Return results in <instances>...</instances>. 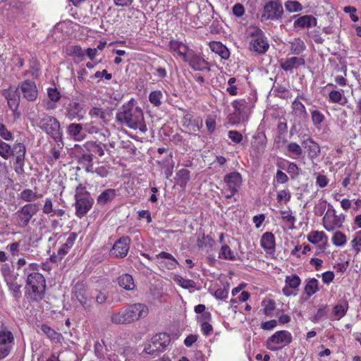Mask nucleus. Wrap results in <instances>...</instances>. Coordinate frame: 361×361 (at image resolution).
<instances>
[{
    "mask_svg": "<svg viewBox=\"0 0 361 361\" xmlns=\"http://www.w3.org/2000/svg\"><path fill=\"white\" fill-rule=\"evenodd\" d=\"M116 118L118 122L132 129L146 131L142 109L134 99L124 104L118 111Z\"/></svg>",
    "mask_w": 361,
    "mask_h": 361,
    "instance_id": "1",
    "label": "nucleus"
},
{
    "mask_svg": "<svg viewBox=\"0 0 361 361\" xmlns=\"http://www.w3.org/2000/svg\"><path fill=\"white\" fill-rule=\"evenodd\" d=\"M148 307L142 303H134L112 312L110 320L115 324H129L146 317Z\"/></svg>",
    "mask_w": 361,
    "mask_h": 361,
    "instance_id": "2",
    "label": "nucleus"
},
{
    "mask_svg": "<svg viewBox=\"0 0 361 361\" xmlns=\"http://www.w3.org/2000/svg\"><path fill=\"white\" fill-rule=\"evenodd\" d=\"M38 270L39 264L36 263L30 264L25 269L27 274V292L30 299L35 301H39L44 298L46 288L44 277Z\"/></svg>",
    "mask_w": 361,
    "mask_h": 361,
    "instance_id": "3",
    "label": "nucleus"
},
{
    "mask_svg": "<svg viewBox=\"0 0 361 361\" xmlns=\"http://www.w3.org/2000/svg\"><path fill=\"white\" fill-rule=\"evenodd\" d=\"M37 126L58 143L59 148H63V132L61 128L60 123L56 118L47 114H44L37 121Z\"/></svg>",
    "mask_w": 361,
    "mask_h": 361,
    "instance_id": "4",
    "label": "nucleus"
},
{
    "mask_svg": "<svg viewBox=\"0 0 361 361\" xmlns=\"http://www.w3.org/2000/svg\"><path fill=\"white\" fill-rule=\"evenodd\" d=\"M247 40L249 42L250 50L258 54H264L269 47L263 31L255 26H251L247 29Z\"/></svg>",
    "mask_w": 361,
    "mask_h": 361,
    "instance_id": "5",
    "label": "nucleus"
},
{
    "mask_svg": "<svg viewBox=\"0 0 361 361\" xmlns=\"http://www.w3.org/2000/svg\"><path fill=\"white\" fill-rule=\"evenodd\" d=\"M39 210V207L36 203H28L23 205L13 214V224L18 228H25Z\"/></svg>",
    "mask_w": 361,
    "mask_h": 361,
    "instance_id": "6",
    "label": "nucleus"
},
{
    "mask_svg": "<svg viewBox=\"0 0 361 361\" xmlns=\"http://www.w3.org/2000/svg\"><path fill=\"white\" fill-rule=\"evenodd\" d=\"M344 220V216L337 215L334 207L329 204L327 211L322 219V225L327 231H333L341 228Z\"/></svg>",
    "mask_w": 361,
    "mask_h": 361,
    "instance_id": "7",
    "label": "nucleus"
},
{
    "mask_svg": "<svg viewBox=\"0 0 361 361\" xmlns=\"http://www.w3.org/2000/svg\"><path fill=\"white\" fill-rule=\"evenodd\" d=\"M25 153L26 147L22 142H16L11 147V155L16 158L14 170L18 175H22L25 173L24 166Z\"/></svg>",
    "mask_w": 361,
    "mask_h": 361,
    "instance_id": "8",
    "label": "nucleus"
},
{
    "mask_svg": "<svg viewBox=\"0 0 361 361\" xmlns=\"http://www.w3.org/2000/svg\"><path fill=\"white\" fill-rule=\"evenodd\" d=\"M292 342L291 334L285 330L278 331L267 341V347L272 351L278 350L276 345L285 346Z\"/></svg>",
    "mask_w": 361,
    "mask_h": 361,
    "instance_id": "9",
    "label": "nucleus"
},
{
    "mask_svg": "<svg viewBox=\"0 0 361 361\" xmlns=\"http://www.w3.org/2000/svg\"><path fill=\"white\" fill-rule=\"evenodd\" d=\"M85 114V110L80 102L72 100L64 106V116L69 121H81Z\"/></svg>",
    "mask_w": 361,
    "mask_h": 361,
    "instance_id": "10",
    "label": "nucleus"
},
{
    "mask_svg": "<svg viewBox=\"0 0 361 361\" xmlns=\"http://www.w3.org/2000/svg\"><path fill=\"white\" fill-rule=\"evenodd\" d=\"M16 91H18L19 95L22 94L23 97L29 102H34L38 96V90L35 82L30 80L20 82Z\"/></svg>",
    "mask_w": 361,
    "mask_h": 361,
    "instance_id": "11",
    "label": "nucleus"
},
{
    "mask_svg": "<svg viewBox=\"0 0 361 361\" xmlns=\"http://www.w3.org/2000/svg\"><path fill=\"white\" fill-rule=\"evenodd\" d=\"M283 14V8L281 4L271 1L265 4L262 18L265 20H278L281 19Z\"/></svg>",
    "mask_w": 361,
    "mask_h": 361,
    "instance_id": "12",
    "label": "nucleus"
},
{
    "mask_svg": "<svg viewBox=\"0 0 361 361\" xmlns=\"http://www.w3.org/2000/svg\"><path fill=\"white\" fill-rule=\"evenodd\" d=\"M169 343V338L166 334H157L152 337L150 343L145 348L146 353L152 354L154 352H161Z\"/></svg>",
    "mask_w": 361,
    "mask_h": 361,
    "instance_id": "13",
    "label": "nucleus"
},
{
    "mask_svg": "<svg viewBox=\"0 0 361 361\" xmlns=\"http://www.w3.org/2000/svg\"><path fill=\"white\" fill-rule=\"evenodd\" d=\"M130 243V238L128 236L120 238L113 245L111 255L118 258H123L128 252Z\"/></svg>",
    "mask_w": 361,
    "mask_h": 361,
    "instance_id": "14",
    "label": "nucleus"
},
{
    "mask_svg": "<svg viewBox=\"0 0 361 361\" xmlns=\"http://www.w3.org/2000/svg\"><path fill=\"white\" fill-rule=\"evenodd\" d=\"M75 199V214L78 217L82 218L92 208L94 200L88 196L79 197Z\"/></svg>",
    "mask_w": 361,
    "mask_h": 361,
    "instance_id": "15",
    "label": "nucleus"
},
{
    "mask_svg": "<svg viewBox=\"0 0 361 361\" xmlns=\"http://www.w3.org/2000/svg\"><path fill=\"white\" fill-rule=\"evenodd\" d=\"M183 61L188 63L190 67L195 71H202L207 68L206 61L191 49L185 56Z\"/></svg>",
    "mask_w": 361,
    "mask_h": 361,
    "instance_id": "16",
    "label": "nucleus"
},
{
    "mask_svg": "<svg viewBox=\"0 0 361 361\" xmlns=\"http://www.w3.org/2000/svg\"><path fill=\"white\" fill-rule=\"evenodd\" d=\"M75 295L80 305L85 310L91 309V300L88 290L82 284H77L75 287Z\"/></svg>",
    "mask_w": 361,
    "mask_h": 361,
    "instance_id": "17",
    "label": "nucleus"
},
{
    "mask_svg": "<svg viewBox=\"0 0 361 361\" xmlns=\"http://www.w3.org/2000/svg\"><path fill=\"white\" fill-rule=\"evenodd\" d=\"M228 189L233 192H238L242 184V176L239 172L234 171L226 174L224 178Z\"/></svg>",
    "mask_w": 361,
    "mask_h": 361,
    "instance_id": "18",
    "label": "nucleus"
},
{
    "mask_svg": "<svg viewBox=\"0 0 361 361\" xmlns=\"http://www.w3.org/2000/svg\"><path fill=\"white\" fill-rule=\"evenodd\" d=\"M155 258L159 260L158 263L160 264V266L167 269H175L176 264H178V262L174 258V257L171 254L166 252H160L155 256Z\"/></svg>",
    "mask_w": 361,
    "mask_h": 361,
    "instance_id": "19",
    "label": "nucleus"
},
{
    "mask_svg": "<svg viewBox=\"0 0 361 361\" xmlns=\"http://www.w3.org/2000/svg\"><path fill=\"white\" fill-rule=\"evenodd\" d=\"M305 59L302 57L293 56L286 59H281L280 66L285 71H290L300 66H304Z\"/></svg>",
    "mask_w": 361,
    "mask_h": 361,
    "instance_id": "20",
    "label": "nucleus"
},
{
    "mask_svg": "<svg viewBox=\"0 0 361 361\" xmlns=\"http://www.w3.org/2000/svg\"><path fill=\"white\" fill-rule=\"evenodd\" d=\"M260 245L267 253L271 254L274 252L276 247L274 235L271 232L264 233L262 235Z\"/></svg>",
    "mask_w": 361,
    "mask_h": 361,
    "instance_id": "21",
    "label": "nucleus"
},
{
    "mask_svg": "<svg viewBox=\"0 0 361 361\" xmlns=\"http://www.w3.org/2000/svg\"><path fill=\"white\" fill-rule=\"evenodd\" d=\"M169 49L170 51L173 54V55L176 57L179 56L183 60L185 56L188 54L190 49L183 44V42L176 41V40H171L169 42Z\"/></svg>",
    "mask_w": 361,
    "mask_h": 361,
    "instance_id": "22",
    "label": "nucleus"
},
{
    "mask_svg": "<svg viewBox=\"0 0 361 361\" xmlns=\"http://www.w3.org/2000/svg\"><path fill=\"white\" fill-rule=\"evenodd\" d=\"M317 25V20L315 17L311 15H305L297 18L294 23L293 27L295 28H310L315 27Z\"/></svg>",
    "mask_w": 361,
    "mask_h": 361,
    "instance_id": "23",
    "label": "nucleus"
},
{
    "mask_svg": "<svg viewBox=\"0 0 361 361\" xmlns=\"http://www.w3.org/2000/svg\"><path fill=\"white\" fill-rule=\"evenodd\" d=\"M183 125L192 131H198L202 126V120L200 118H195L192 114H187L183 120Z\"/></svg>",
    "mask_w": 361,
    "mask_h": 361,
    "instance_id": "24",
    "label": "nucleus"
},
{
    "mask_svg": "<svg viewBox=\"0 0 361 361\" xmlns=\"http://www.w3.org/2000/svg\"><path fill=\"white\" fill-rule=\"evenodd\" d=\"M303 147L307 152L308 157L314 159L319 157L320 154V147L312 139H307L302 142Z\"/></svg>",
    "mask_w": 361,
    "mask_h": 361,
    "instance_id": "25",
    "label": "nucleus"
},
{
    "mask_svg": "<svg viewBox=\"0 0 361 361\" xmlns=\"http://www.w3.org/2000/svg\"><path fill=\"white\" fill-rule=\"evenodd\" d=\"M82 130V126L80 123H71L67 127V133L76 141H80L85 138Z\"/></svg>",
    "mask_w": 361,
    "mask_h": 361,
    "instance_id": "26",
    "label": "nucleus"
},
{
    "mask_svg": "<svg viewBox=\"0 0 361 361\" xmlns=\"http://www.w3.org/2000/svg\"><path fill=\"white\" fill-rule=\"evenodd\" d=\"M116 196V190L115 189L104 190L97 198V203L99 205H104L112 201Z\"/></svg>",
    "mask_w": 361,
    "mask_h": 361,
    "instance_id": "27",
    "label": "nucleus"
},
{
    "mask_svg": "<svg viewBox=\"0 0 361 361\" xmlns=\"http://www.w3.org/2000/svg\"><path fill=\"white\" fill-rule=\"evenodd\" d=\"M76 239V234L74 233H71L66 241L62 246L58 250L57 257L59 259H62L68 252V250L72 247L74 244V242Z\"/></svg>",
    "mask_w": 361,
    "mask_h": 361,
    "instance_id": "28",
    "label": "nucleus"
},
{
    "mask_svg": "<svg viewBox=\"0 0 361 361\" xmlns=\"http://www.w3.org/2000/svg\"><path fill=\"white\" fill-rule=\"evenodd\" d=\"M118 285L126 290H133L135 288L133 278L128 274H124L118 278Z\"/></svg>",
    "mask_w": 361,
    "mask_h": 361,
    "instance_id": "29",
    "label": "nucleus"
},
{
    "mask_svg": "<svg viewBox=\"0 0 361 361\" xmlns=\"http://www.w3.org/2000/svg\"><path fill=\"white\" fill-rule=\"evenodd\" d=\"M307 240L312 244H318L319 243H326L328 237L324 231H312L307 235Z\"/></svg>",
    "mask_w": 361,
    "mask_h": 361,
    "instance_id": "30",
    "label": "nucleus"
},
{
    "mask_svg": "<svg viewBox=\"0 0 361 361\" xmlns=\"http://www.w3.org/2000/svg\"><path fill=\"white\" fill-rule=\"evenodd\" d=\"M87 149L99 157L104 155V149H107V145H102L96 142H87L85 144Z\"/></svg>",
    "mask_w": 361,
    "mask_h": 361,
    "instance_id": "31",
    "label": "nucleus"
},
{
    "mask_svg": "<svg viewBox=\"0 0 361 361\" xmlns=\"http://www.w3.org/2000/svg\"><path fill=\"white\" fill-rule=\"evenodd\" d=\"M348 310V304L346 302L336 305L332 310V313L335 317V319L339 320L343 317L345 315Z\"/></svg>",
    "mask_w": 361,
    "mask_h": 361,
    "instance_id": "32",
    "label": "nucleus"
},
{
    "mask_svg": "<svg viewBox=\"0 0 361 361\" xmlns=\"http://www.w3.org/2000/svg\"><path fill=\"white\" fill-rule=\"evenodd\" d=\"M306 48L302 40L299 38H295L290 42V49L293 54L298 55L301 54Z\"/></svg>",
    "mask_w": 361,
    "mask_h": 361,
    "instance_id": "33",
    "label": "nucleus"
},
{
    "mask_svg": "<svg viewBox=\"0 0 361 361\" xmlns=\"http://www.w3.org/2000/svg\"><path fill=\"white\" fill-rule=\"evenodd\" d=\"M212 51L218 54L222 59H228L229 56V51L225 46L221 43L214 42L210 45Z\"/></svg>",
    "mask_w": 361,
    "mask_h": 361,
    "instance_id": "34",
    "label": "nucleus"
},
{
    "mask_svg": "<svg viewBox=\"0 0 361 361\" xmlns=\"http://www.w3.org/2000/svg\"><path fill=\"white\" fill-rule=\"evenodd\" d=\"M13 343L14 337L11 331L6 330L0 331V345L13 347Z\"/></svg>",
    "mask_w": 361,
    "mask_h": 361,
    "instance_id": "35",
    "label": "nucleus"
},
{
    "mask_svg": "<svg viewBox=\"0 0 361 361\" xmlns=\"http://www.w3.org/2000/svg\"><path fill=\"white\" fill-rule=\"evenodd\" d=\"M41 197V194H38L31 189H25L20 194V199L27 202H32Z\"/></svg>",
    "mask_w": 361,
    "mask_h": 361,
    "instance_id": "36",
    "label": "nucleus"
},
{
    "mask_svg": "<svg viewBox=\"0 0 361 361\" xmlns=\"http://www.w3.org/2000/svg\"><path fill=\"white\" fill-rule=\"evenodd\" d=\"M329 100L331 103H337L344 105L347 102L346 98L343 97V91L332 90L329 94Z\"/></svg>",
    "mask_w": 361,
    "mask_h": 361,
    "instance_id": "37",
    "label": "nucleus"
},
{
    "mask_svg": "<svg viewBox=\"0 0 361 361\" xmlns=\"http://www.w3.org/2000/svg\"><path fill=\"white\" fill-rule=\"evenodd\" d=\"M318 284V281L314 278L310 279L306 281L305 292L308 297L312 296L319 290Z\"/></svg>",
    "mask_w": 361,
    "mask_h": 361,
    "instance_id": "38",
    "label": "nucleus"
},
{
    "mask_svg": "<svg viewBox=\"0 0 361 361\" xmlns=\"http://www.w3.org/2000/svg\"><path fill=\"white\" fill-rule=\"evenodd\" d=\"M281 216L282 219L286 221V226L288 228L293 229L295 228V217L293 215L290 210L281 211Z\"/></svg>",
    "mask_w": 361,
    "mask_h": 361,
    "instance_id": "39",
    "label": "nucleus"
},
{
    "mask_svg": "<svg viewBox=\"0 0 361 361\" xmlns=\"http://www.w3.org/2000/svg\"><path fill=\"white\" fill-rule=\"evenodd\" d=\"M262 306L263 307L264 314L267 317H271L276 307V302L272 299H264L262 302Z\"/></svg>",
    "mask_w": 361,
    "mask_h": 361,
    "instance_id": "40",
    "label": "nucleus"
},
{
    "mask_svg": "<svg viewBox=\"0 0 361 361\" xmlns=\"http://www.w3.org/2000/svg\"><path fill=\"white\" fill-rule=\"evenodd\" d=\"M287 150L290 154V157L294 159H297L302 154V147L295 142H290L287 145Z\"/></svg>",
    "mask_w": 361,
    "mask_h": 361,
    "instance_id": "41",
    "label": "nucleus"
},
{
    "mask_svg": "<svg viewBox=\"0 0 361 361\" xmlns=\"http://www.w3.org/2000/svg\"><path fill=\"white\" fill-rule=\"evenodd\" d=\"M190 172L189 170L185 169H182L179 170L176 173L177 179L179 182L180 187H185L186 184L189 181L190 178Z\"/></svg>",
    "mask_w": 361,
    "mask_h": 361,
    "instance_id": "42",
    "label": "nucleus"
},
{
    "mask_svg": "<svg viewBox=\"0 0 361 361\" xmlns=\"http://www.w3.org/2000/svg\"><path fill=\"white\" fill-rule=\"evenodd\" d=\"M173 281L180 286L183 288L188 289L191 288H195L196 283L194 281L190 279H184L179 275H175L173 277Z\"/></svg>",
    "mask_w": 361,
    "mask_h": 361,
    "instance_id": "43",
    "label": "nucleus"
},
{
    "mask_svg": "<svg viewBox=\"0 0 361 361\" xmlns=\"http://www.w3.org/2000/svg\"><path fill=\"white\" fill-rule=\"evenodd\" d=\"M286 286L292 288L293 290H298L301 283L300 277L296 274L287 276L285 279Z\"/></svg>",
    "mask_w": 361,
    "mask_h": 361,
    "instance_id": "44",
    "label": "nucleus"
},
{
    "mask_svg": "<svg viewBox=\"0 0 361 361\" xmlns=\"http://www.w3.org/2000/svg\"><path fill=\"white\" fill-rule=\"evenodd\" d=\"M292 109L294 114L297 116L305 117L307 116V113L306 111L305 106L298 99H295L293 102Z\"/></svg>",
    "mask_w": 361,
    "mask_h": 361,
    "instance_id": "45",
    "label": "nucleus"
},
{
    "mask_svg": "<svg viewBox=\"0 0 361 361\" xmlns=\"http://www.w3.org/2000/svg\"><path fill=\"white\" fill-rule=\"evenodd\" d=\"M89 115L92 118H99L104 121H106L108 114L106 110L102 108L92 107L89 111Z\"/></svg>",
    "mask_w": 361,
    "mask_h": 361,
    "instance_id": "46",
    "label": "nucleus"
},
{
    "mask_svg": "<svg viewBox=\"0 0 361 361\" xmlns=\"http://www.w3.org/2000/svg\"><path fill=\"white\" fill-rule=\"evenodd\" d=\"M332 243L334 245L337 247H341L344 245L347 242V238L346 235L341 232V231H336L332 238H331Z\"/></svg>",
    "mask_w": 361,
    "mask_h": 361,
    "instance_id": "47",
    "label": "nucleus"
},
{
    "mask_svg": "<svg viewBox=\"0 0 361 361\" xmlns=\"http://www.w3.org/2000/svg\"><path fill=\"white\" fill-rule=\"evenodd\" d=\"M163 94L160 90L152 91L149 95V100L154 106H159L161 104Z\"/></svg>",
    "mask_w": 361,
    "mask_h": 361,
    "instance_id": "48",
    "label": "nucleus"
},
{
    "mask_svg": "<svg viewBox=\"0 0 361 361\" xmlns=\"http://www.w3.org/2000/svg\"><path fill=\"white\" fill-rule=\"evenodd\" d=\"M6 283L9 287V290L11 291L13 295L16 298H19L21 295L20 288L21 286L18 284L16 280H6Z\"/></svg>",
    "mask_w": 361,
    "mask_h": 361,
    "instance_id": "49",
    "label": "nucleus"
},
{
    "mask_svg": "<svg viewBox=\"0 0 361 361\" xmlns=\"http://www.w3.org/2000/svg\"><path fill=\"white\" fill-rule=\"evenodd\" d=\"M219 257L224 258L225 259L228 260H235V255L234 252L231 250L230 247L227 245H224L221 247V251L219 252Z\"/></svg>",
    "mask_w": 361,
    "mask_h": 361,
    "instance_id": "50",
    "label": "nucleus"
},
{
    "mask_svg": "<svg viewBox=\"0 0 361 361\" xmlns=\"http://www.w3.org/2000/svg\"><path fill=\"white\" fill-rule=\"evenodd\" d=\"M350 244L355 254H359L361 251V230L355 233Z\"/></svg>",
    "mask_w": 361,
    "mask_h": 361,
    "instance_id": "51",
    "label": "nucleus"
},
{
    "mask_svg": "<svg viewBox=\"0 0 361 361\" xmlns=\"http://www.w3.org/2000/svg\"><path fill=\"white\" fill-rule=\"evenodd\" d=\"M68 54L82 59L85 56V52L80 46L75 45L70 47L68 49Z\"/></svg>",
    "mask_w": 361,
    "mask_h": 361,
    "instance_id": "52",
    "label": "nucleus"
},
{
    "mask_svg": "<svg viewBox=\"0 0 361 361\" xmlns=\"http://www.w3.org/2000/svg\"><path fill=\"white\" fill-rule=\"evenodd\" d=\"M284 6L286 9L290 13L300 11L302 9V6L298 1H287Z\"/></svg>",
    "mask_w": 361,
    "mask_h": 361,
    "instance_id": "53",
    "label": "nucleus"
},
{
    "mask_svg": "<svg viewBox=\"0 0 361 361\" xmlns=\"http://www.w3.org/2000/svg\"><path fill=\"white\" fill-rule=\"evenodd\" d=\"M11 147L0 138V156L4 159H8L11 156Z\"/></svg>",
    "mask_w": 361,
    "mask_h": 361,
    "instance_id": "54",
    "label": "nucleus"
},
{
    "mask_svg": "<svg viewBox=\"0 0 361 361\" xmlns=\"http://www.w3.org/2000/svg\"><path fill=\"white\" fill-rule=\"evenodd\" d=\"M311 114L313 124L318 127L324 121V116L317 110L312 111Z\"/></svg>",
    "mask_w": 361,
    "mask_h": 361,
    "instance_id": "55",
    "label": "nucleus"
},
{
    "mask_svg": "<svg viewBox=\"0 0 361 361\" xmlns=\"http://www.w3.org/2000/svg\"><path fill=\"white\" fill-rule=\"evenodd\" d=\"M0 137L6 141L13 139V133L7 129L5 125L1 123H0Z\"/></svg>",
    "mask_w": 361,
    "mask_h": 361,
    "instance_id": "56",
    "label": "nucleus"
},
{
    "mask_svg": "<svg viewBox=\"0 0 361 361\" xmlns=\"http://www.w3.org/2000/svg\"><path fill=\"white\" fill-rule=\"evenodd\" d=\"M291 198V194L288 189L280 190L277 192L276 200L278 202L284 201L286 203L289 202Z\"/></svg>",
    "mask_w": 361,
    "mask_h": 361,
    "instance_id": "57",
    "label": "nucleus"
},
{
    "mask_svg": "<svg viewBox=\"0 0 361 361\" xmlns=\"http://www.w3.org/2000/svg\"><path fill=\"white\" fill-rule=\"evenodd\" d=\"M13 98H8V100H7L8 105L9 106L10 109L15 111L18 109V107L20 104V95L16 94H13Z\"/></svg>",
    "mask_w": 361,
    "mask_h": 361,
    "instance_id": "58",
    "label": "nucleus"
},
{
    "mask_svg": "<svg viewBox=\"0 0 361 361\" xmlns=\"http://www.w3.org/2000/svg\"><path fill=\"white\" fill-rule=\"evenodd\" d=\"M326 202L324 200H320L314 208V212L317 216H322L326 210Z\"/></svg>",
    "mask_w": 361,
    "mask_h": 361,
    "instance_id": "59",
    "label": "nucleus"
},
{
    "mask_svg": "<svg viewBox=\"0 0 361 361\" xmlns=\"http://www.w3.org/2000/svg\"><path fill=\"white\" fill-rule=\"evenodd\" d=\"M48 97L53 102H58L61 98V94L56 88H49L47 90Z\"/></svg>",
    "mask_w": 361,
    "mask_h": 361,
    "instance_id": "60",
    "label": "nucleus"
},
{
    "mask_svg": "<svg viewBox=\"0 0 361 361\" xmlns=\"http://www.w3.org/2000/svg\"><path fill=\"white\" fill-rule=\"evenodd\" d=\"M228 137L234 142V143H240L243 140V135L238 131L236 130H230L228 133Z\"/></svg>",
    "mask_w": 361,
    "mask_h": 361,
    "instance_id": "61",
    "label": "nucleus"
},
{
    "mask_svg": "<svg viewBox=\"0 0 361 361\" xmlns=\"http://www.w3.org/2000/svg\"><path fill=\"white\" fill-rule=\"evenodd\" d=\"M87 171L88 172L94 173L102 178L106 177L109 174L108 169L104 166L97 167L94 171H92V169H87Z\"/></svg>",
    "mask_w": 361,
    "mask_h": 361,
    "instance_id": "62",
    "label": "nucleus"
},
{
    "mask_svg": "<svg viewBox=\"0 0 361 361\" xmlns=\"http://www.w3.org/2000/svg\"><path fill=\"white\" fill-rule=\"evenodd\" d=\"M42 212L45 214H49L50 213L54 212L53 202L50 198L45 199L44 204L42 208Z\"/></svg>",
    "mask_w": 361,
    "mask_h": 361,
    "instance_id": "63",
    "label": "nucleus"
},
{
    "mask_svg": "<svg viewBox=\"0 0 361 361\" xmlns=\"http://www.w3.org/2000/svg\"><path fill=\"white\" fill-rule=\"evenodd\" d=\"M235 81H236V80L235 78H229V80L228 81V84L229 87H227V91L232 96L237 94V87L234 85Z\"/></svg>",
    "mask_w": 361,
    "mask_h": 361,
    "instance_id": "64",
    "label": "nucleus"
}]
</instances>
